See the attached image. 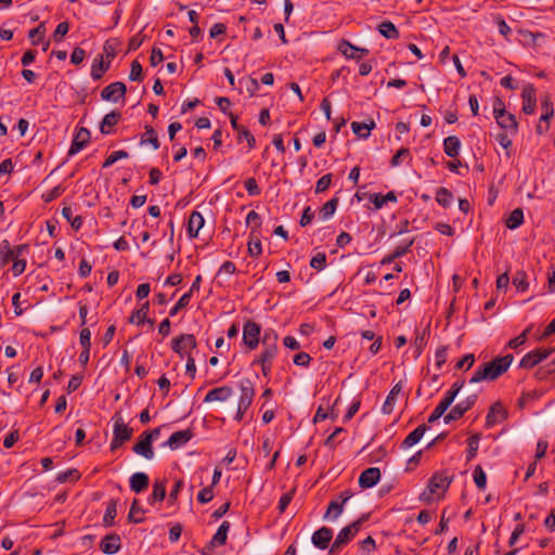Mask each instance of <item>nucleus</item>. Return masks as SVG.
Returning a JSON list of instances; mask_svg holds the SVG:
<instances>
[{"label": "nucleus", "instance_id": "f257e3e1", "mask_svg": "<svg viewBox=\"0 0 555 555\" xmlns=\"http://www.w3.org/2000/svg\"><path fill=\"white\" fill-rule=\"evenodd\" d=\"M514 360L513 354L494 358L492 361L480 365L469 379L470 384L480 383L482 380H494L503 375L511 366Z\"/></svg>", "mask_w": 555, "mask_h": 555}, {"label": "nucleus", "instance_id": "f03ea898", "mask_svg": "<svg viewBox=\"0 0 555 555\" xmlns=\"http://www.w3.org/2000/svg\"><path fill=\"white\" fill-rule=\"evenodd\" d=\"M452 480L453 476H449L446 470L434 473L428 480L427 490L420 495L421 501L430 502L433 494L438 492L443 494L450 487Z\"/></svg>", "mask_w": 555, "mask_h": 555}, {"label": "nucleus", "instance_id": "7ed1b4c3", "mask_svg": "<svg viewBox=\"0 0 555 555\" xmlns=\"http://www.w3.org/2000/svg\"><path fill=\"white\" fill-rule=\"evenodd\" d=\"M369 514H363L359 519L343 528L337 534L330 553H337L340 547L347 545L359 532L363 522L369 519Z\"/></svg>", "mask_w": 555, "mask_h": 555}, {"label": "nucleus", "instance_id": "20e7f679", "mask_svg": "<svg viewBox=\"0 0 555 555\" xmlns=\"http://www.w3.org/2000/svg\"><path fill=\"white\" fill-rule=\"evenodd\" d=\"M197 346L196 338L193 334H181L175 337L171 341L172 350L180 356L185 358L188 354H192L191 351Z\"/></svg>", "mask_w": 555, "mask_h": 555}, {"label": "nucleus", "instance_id": "39448f33", "mask_svg": "<svg viewBox=\"0 0 555 555\" xmlns=\"http://www.w3.org/2000/svg\"><path fill=\"white\" fill-rule=\"evenodd\" d=\"M554 351V348H537L522 357L519 362V367L527 370L533 369L539 363L547 359Z\"/></svg>", "mask_w": 555, "mask_h": 555}, {"label": "nucleus", "instance_id": "423d86ee", "mask_svg": "<svg viewBox=\"0 0 555 555\" xmlns=\"http://www.w3.org/2000/svg\"><path fill=\"white\" fill-rule=\"evenodd\" d=\"M261 327L253 320H247L243 326V343L249 350H255L260 341Z\"/></svg>", "mask_w": 555, "mask_h": 555}, {"label": "nucleus", "instance_id": "0eeeda50", "mask_svg": "<svg viewBox=\"0 0 555 555\" xmlns=\"http://www.w3.org/2000/svg\"><path fill=\"white\" fill-rule=\"evenodd\" d=\"M477 401V395H470L465 400L456 403L451 411L444 416L446 424L460 420L467 411H469Z\"/></svg>", "mask_w": 555, "mask_h": 555}, {"label": "nucleus", "instance_id": "6e6552de", "mask_svg": "<svg viewBox=\"0 0 555 555\" xmlns=\"http://www.w3.org/2000/svg\"><path fill=\"white\" fill-rule=\"evenodd\" d=\"M241 396L237 402L240 410H248L255 397L254 383L249 378L240 382Z\"/></svg>", "mask_w": 555, "mask_h": 555}, {"label": "nucleus", "instance_id": "1a4fd4ad", "mask_svg": "<svg viewBox=\"0 0 555 555\" xmlns=\"http://www.w3.org/2000/svg\"><path fill=\"white\" fill-rule=\"evenodd\" d=\"M522 99V112L526 115H532L535 112L537 106V90L533 85L527 83L522 88L521 92Z\"/></svg>", "mask_w": 555, "mask_h": 555}, {"label": "nucleus", "instance_id": "9d476101", "mask_svg": "<svg viewBox=\"0 0 555 555\" xmlns=\"http://www.w3.org/2000/svg\"><path fill=\"white\" fill-rule=\"evenodd\" d=\"M112 420L114 422L113 436L122 442L130 440L133 434V429L124 423L120 413L116 412Z\"/></svg>", "mask_w": 555, "mask_h": 555}, {"label": "nucleus", "instance_id": "9b49d317", "mask_svg": "<svg viewBox=\"0 0 555 555\" xmlns=\"http://www.w3.org/2000/svg\"><path fill=\"white\" fill-rule=\"evenodd\" d=\"M337 49L344 56L353 60H361L370 53L369 49L356 47L345 39L338 42Z\"/></svg>", "mask_w": 555, "mask_h": 555}, {"label": "nucleus", "instance_id": "f8f14e48", "mask_svg": "<svg viewBox=\"0 0 555 555\" xmlns=\"http://www.w3.org/2000/svg\"><path fill=\"white\" fill-rule=\"evenodd\" d=\"M507 415L508 414H507L506 409L503 406V404L500 401L493 403L490 406L489 412L486 416V427L491 428L495 424L505 421L507 418Z\"/></svg>", "mask_w": 555, "mask_h": 555}, {"label": "nucleus", "instance_id": "ddd939ff", "mask_svg": "<svg viewBox=\"0 0 555 555\" xmlns=\"http://www.w3.org/2000/svg\"><path fill=\"white\" fill-rule=\"evenodd\" d=\"M127 91V87L121 81H115L106 86L102 92L101 98L104 101L117 102L119 98H124Z\"/></svg>", "mask_w": 555, "mask_h": 555}, {"label": "nucleus", "instance_id": "4468645a", "mask_svg": "<svg viewBox=\"0 0 555 555\" xmlns=\"http://www.w3.org/2000/svg\"><path fill=\"white\" fill-rule=\"evenodd\" d=\"M193 437L194 433L191 428L179 430L173 433L164 443V446L170 448L171 450H177L186 444Z\"/></svg>", "mask_w": 555, "mask_h": 555}, {"label": "nucleus", "instance_id": "2eb2a0df", "mask_svg": "<svg viewBox=\"0 0 555 555\" xmlns=\"http://www.w3.org/2000/svg\"><path fill=\"white\" fill-rule=\"evenodd\" d=\"M278 338H279L278 334H273V341L269 343V336L263 335V337L261 339V343L263 346V351L260 353L259 359L255 360V363L256 362H272V360L274 359V357L278 353V346H276Z\"/></svg>", "mask_w": 555, "mask_h": 555}, {"label": "nucleus", "instance_id": "dca6fc26", "mask_svg": "<svg viewBox=\"0 0 555 555\" xmlns=\"http://www.w3.org/2000/svg\"><path fill=\"white\" fill-rule=\"evenodd\" d=\"M380 479V469L378 467H369L359 476V486L362 489H369L377 485Z\"/></svg>", "mask_w": 555, "mask_h": 555}, {"label": "nucleus", "instance_id": "f3484780", "mask_svg": "<svg viewBox=\"0 0 555 555\" xmlns=\"http://www.w3.org/2000/svg\"><path fill=\"white\" fill-rule=\"evenodd\" d=\"M91 138L90 131L87 128H80L74 137L72 145L68 151V156H73L87 146Z\"/></svg>", "mask_w": 555, "mask_h": 555}, {"label": "nucleus", "instance_id": "a211bd4d", "mask_svg": "<svg viewBox=\"0 0 555 555\" xmlns=\"http://www.w3.org/2000/svg\"><path fill=\"white\" fill-rule=\"evenodd\" d=\"M120 546L121 540L117 533L106 534L100 543V550L107 555L116 554L120 550Z\"/></svg>", "mask_w": 555, "mask_h": 555}, {"label": "nucleus", "instance_id": "6ab92c4d", "mask_svg": "<svg viewBox=\"0 0 555 555\" xmlns=\"http://www.w3.org/2000/svg\"><path fill=\"white\" fill-rule=\"evenodd\" d=\"M333 538V530L328 527H321L313 532L311 541L313 545L320 550H325Z\"/></svg>", "mask_w": 555, "mask_h": 555}, {"label": "nucleus", "instance_id": "aec40b11", "mask_svg": "<svg viewBox=\"0 0 555 555\" xmlns=\"http://www.w3.org/2000/svg\"><path fill=\"white\" fill-rule=\"evenodd\" d=\"M233 395V389L230 386H221L214 388L207 392L204 398L205 403L215 401L223 402L227 401Z\"/></svg>", "mask_w": 555, "mask_h": 555}, {"label": "nucleus", "instance_id": "412c9836", "mask_svg": "<svg viewBox=\"0 0 555 555\" xmlns=\"http://www.w3.org/2000/svg\"><path fill=\"white\" fill-rule=\"evenodd\" d=\"M132 451L146 460L154 457L153 443L150 436H140V440L132 447Z\"/></svg>", "mask_w": 555, "mask_h": 555}, {"label": "nucleus", "instance_id": "4be33fe9", "mask_svg": "<svg viewBox=\"0 0 555 555\" xmlns=\"http://www.w3.org/2000/svg\"><path fill=\"white\" fill-rule=\"evenodd\" d=\"M455 397L451 396L450 392H446L442 400L438 403V405L435 408V410L431 412V414L428 417V423H435L438 421L446 411L450 408V405L453 403Z\"/></svg>", "mask_w": 555, "mask_h": 555}, {"label": "nucleus", "instance_id": "5701e85b", "mask_svg": "<svg viewBox=\"0 0 555 555\" xmlns=\"http://www.w3.org/2000/svg\"><path fill=\"white\" fill-rule=\"evenodd\" d=\"M149 476L145 473H134L129 479L130 489L135 493H141L149 487Z\"/></svg>", "mask_w": 555, "mask_h": 555}, {"label": "nucleus", "instance_id": "b1692460", "mask_svg": "<svg viewBox=\"0 0 555 555\" xmlns=\"http://www.w3.org/2000/svg\"><path fill=\"white\" fill-rule=\"evenodd\" d=\"M401 391H402V383L399 382L391 388L390 392L388 393V396L383 404L382 412L384 414L392 413L393 408L396 405L397 397L401 393Z\"/></svg>", "mask_w": 555, "mask_h": 555}, {"label": "nucleus", "instance_id": "393cba45", "mask_svg": "<svg viewBox=\"0 0 555 555\" xmlns=\"http://www.w3.org/2000/svg\"><path fill=\"white\" fill-rule=\"evenodd\" d=\"M121 118V114L118 111H112L106 114L100 125V131L102 134L112 133V128L115 127Z\"/></svg>", "mask_w": 555, "mask_h": 555}, {"label": "nucleus", "instance_id": "a878e982", "mask_svg": "<svg viewBox=\"0 0 555 555\" xmlns=\"http://www.w3.org/2000/svg\"><path fill=\"white\" fill-rule=\"evenodd\" d=\"M229 529H230V522L223 521L219 526L217 532L214 534V537L209 543V550H212L216 546H222L227 543Z\"/></svg>", "mask_w": 555, "mask_h": 555}, {"label": "nucleus", "instance_id": "bb28decb", "mask_svg": "<svg viewBox=\"0 0 555 555\" xmlns=\"http://www.w3.org/2000/svg\"><path fill=\"white\" fill-rule=\"evenodd\" d=\"M205 221L201 212L193 211L190 215L188 223V234L190 237H196Z\"/></svg>", "mask_w": 555, "mask_h": 555}, {"label": "nucleus", "instance_id": "cd10ccee", "mask_svg": "<svg viewBox=\"0 0 555 555\" xmlns=\"http://www.w3.org/2000/svg\"><path fill=\"white\" fill-rule=\"evenodd\" d=\"M111 61L104 62L103 56L95 57L91 66V78L99 80L109 69Z\"/></svg>", "mask_w": 555, "mask_h": 555}, {"label": "nucleus", "instance_id": "c85d7f7f", "mask_svg": "<svg viewBox=\"0 0 555 555\" xmlns=\"http://www.w3.org/2000/svg\"><path fill=\"white\" fill-rule=\"evenodd\" d=\"M460 150L461 141L456 135H449L443 140V151L449 157H457L460 154Z\"/></svg>", "mask_w": 555, "mask_h": 555}, {"label": "nucleus", "instance_id": "c756f323", "mask_svg": "<svg viewBox=\"0 0 555 555\" xmlns=\"http://www.w3.org/2000/svg\"><path fill=\"white\" fill-rule=\"evenodd\" d=\"M427 430V426L422 424L411 431L401 443L402 449H408L416 444Z\"/></svg>", "mask_w": 555, "mask_h": 555}, {"label": "nucleus", "instance_id": "7c9ffc66", "mask_svg": "<svg viewBox=\"0 0 555 555\" xmlns=\"http://www.w3.org/2000/svg\"><path fill=\"white\" fill-rule=\"evenodd\" d=\"M150 311V302L145 301L140 309L134 310L129 318L130 323L142 324L144 322H149L151 325L154 324V320L147 319V314Z\"/></svg>", "mask_w": 555, "mask_h": 555}, {"label": "nucleus", "instance_id": "2f4dec72", "mask_svg": "<svg viewBox=\"0 0 555 555\" xmlns=\"http://www.w3.org/2000/svg\"><path fill=\"white\" fill-rule=\"evenodd\" d=\"M118 499H111L107 502L105 514L103 516V526L108 528L114 526L115 517L117 516Z\"/></svg>", "mask_w": 555, "mask_h": 555}, {"label": "nucleus", "instance_id": "473e14b6", "mask_svg": "<svg viewBox=\"0 0 555 555\" xmlns=\"http://www.w3.org/2000/svg\"><path fill=\"white\" fill-rule=\"evenodd\" d=\"M144 129H145V132L141 137L140 144L143 145V144L149 143L152 145L153 150H158L160 144H159L157 132L155 131V129L150 125H146L144 127Z\"/></svg>", "mask_w": 555, "mask_h": 555}, {"label": "nucleus", "instance_id": "72a5a7b5", "mask_svg": "<svg viewBox=\"0 0 555 555\" xmlns=\"http://www.w3.org/2000/svg\"><path fill=\"white\" fill-rule=\"evenodd\" d=\"M370 201L374 204L376 209H380L387 202L396 203L398 197L395 192L390 191L387 194L374 193L370 196Z\"/></svg>", "mask_w": 555, "mask_h": 555}, {"label": "nucleus", "instance_id": "f704fd0d", "mask_svg": "<svg viewBox=\"0 0 555 555\" xmlns=\"http://www.w3.org/2000/svg\"><path fill=\"white\" fill-rule=\"evenodd\" d=\"M502 129L508 131L511 134H516L518 131V122L516 117L512 113H506V115L496 122Z\"/></svg>", "mask_w": 555, "mask_h": 555}, {"label": "nucleus", "instance_id": "c9c22d12", "mask_svg": "<svg viewBox=\"0 0 555 555\" xmlns=\"http://www.w3.org/2000/svg\"><path fill=\"white\" fill-rule=\"evenodd\" d=\"M165 496H166L165 483L163 481H155V483L153 485V492L150 495V498L147 499V502L151 505H153L156 502L164 501Z\"/></svg>", "mask_w": 555, "mask_h": 555}, {"label": "nucleus", "instance_id": "e433bc0d", "mask_svg": "<svg viewBox=\"0 0 555 555\" xmlns=\"http://www.w3.org/2000/svg\"><path fill=\"white\" fill-rule=\"evenodd\" d=\"M338 202H339L338 197H333L330 201H327L320 208V211H319L320 219H322V220L330 219L334 215V212H335V210H336V208L338 206Z\"/></svg>", "mask_w": 555, "mask_h": 555}, {"label": "nucleus", "instance_id": "4c0bfd02", "mask_svg": "<svg viewBox=\"0 0 555 555\" xmlns=\"http://www.w3.org/2000/svg\"><path fill=\"white\" fill-rule=\"evenodd\" d=\"M541 109H542V115L540 117V121L548 122L550 119L554 116L553 102H552L550 95H544L542 98Z\"/></svg>", "mask_w": 555, "mask_h": 555}, {"label": "nucleus", "instance_id": "58836bf2", "mask_svg": "<svg viewBox=\"0 0 555 555\" xmlns=\"http://www.w3.org/2000/svg\"><path fill=\"white\" fill-rule=\"evenodd\" d=\"M524 222V211L521 208H515L512 210L505 221L506 228L511 230L517 229Z\"/></svg>", "mask_w": 555, "mask_h": 555}, {"label": "nucleus", "instance_id": "ea45409f", "mask_svg": "<svg viewBox=\"0 0 555 555\" xmlns=\"http://www.w3.org/2000/svg\"><path fill=\"white\" fill-rule=\"evenodd\" d=\"M378 31L387 39H398L400 34L397 27L388 21L378 25Z\"/></svg>", "mask_w": 555, "mask_h": 555}, {"label": "nucleus", "instance_id": "a19ab883", "mask_svg": "<svg viewBox=\"0 0 555 555\" xmlns=\"http://www.w3.org/2000/svg\"><path fill=\"white\" fill-rule=\"evenodd\" d=\"M375 127V122L372 121L370 125L364 122L353 121L351 122V129L354 134L359 138L367 139L370 137V131Z\"/></svg>", "mask_w": 555, "mask_h": 555}, {"label": "nucleus", "instance_id": "79ce46f5", "mask_svg": "<svg viewBox=\"0 0 555 555\" xmlns=\"http://www.w3.org/2000/svg\"><path fill=\"white\" fill-rule=\"evenodd\" d=\"M145 511L140 506L139 500L134 499L131 503L130 511L128 514V521L133 524H141L144 521V517H138L137 514L143 515Z\"/></svg>", "mask_w": 555, "mask_h": 555}, {"label": "nucleus", "instance_id": "37998d69", "mask_svg": "<svg viewBox=\"0 0 555 555\" xmlns=\"http://www.w3.org/2000/svg\"><path fill=\"white\" fill-rule=\"evenodd\" d=\"M480 439H481V434H479V433L472 435L467 439L468 448H467L466 460L468 462L472 461L476 456V454L478 452Z\"/></svg>", "mask_w": 555, "mask_h": 555}, {"label": "nucleus", "instance_id": "c03bdc74", "mask_svg": "<svg viewBox=\"0 0 555 555\" xmlns=\"http://www.w3.org/2000/svg\"><path fill=\"white\" fill-rule=\"evenodd\" d=\"M436 201L440 206L447 208L453 201V194L447 188L441 186L436 191Z\"/></svg>", "mask_w": 555, "mask_h": 555}, {"label": "nucleus", "instance_id": "a18cd8bd", "mask_svg": "<svg viewBox=\"0 0 555 555\" xmlns=\"http://www.w3.org/2000/svg\"><path fill=\"white\" fill-rule=\"evenodd\" d=\"M512 283L518 292H526L529 287L527 274L522 270L516 271V273L513 276Z\"/></svg>", "mask_w": 555, "mask_h": 555}, {"label": "nucleus", "instance_id": "49530a36", "mask_svg": "<svg viewBox=\"0 0 555 555\" xmlns=\"http://www.w3.org/2000/svg\"><path fill=\"white\" fill-rule=\"evenodd\" d=\"M1 264L5 266L9 261L15 260V255L8 241H3L0 246Z\"/></svg>", "mask_w": 555, "mask_h": 555}, {"label": "nucleus", "instance_id": "de8ad7c7", "mask_svg": "<svg viewBox=\"0 0 555 555\" xmlns=\"http://www.w3.org/2000/svg\"><path fill=\"white\" fill-rule=\"evenodd\" d=\"M428 333L429 332L426 328L423 330L422 333H417L415 340H414L415 358H418L422 354V352L427 344L426 336L428 335Z\"/></svg>", "mask_w": 555, "mask_h": 555}, {"label": "nucleus", "instance_id": "09e8293b", "mask_svg": "<svg viewBox=\"0 0 555 555\" xmlns=\"http://www.w3.org/2000/svg\"><path fill=\"white\" fill-rule=\"evenodd\" d=\"M80 473L76 468L67 469L66 472L60 473L55 480L59 483H64L68 480L77 481L80 478Z\"/></svg>", "mask_w": 555, "mask_h": 555}, {"label": "nucleus", "instance_id": "8fccbe9b", "mask_svg": "<svg viewBox=\"0 0 555 555\" xmlns=\"http://www.w3.org/2000/svg\"><path fill=\"white\" fill-rule=\"evenodd\" d=\"M44 33L46 27L44 24L41 23L37 27L29 30L28 38L31 40L34 46H37L43 39Z\"/></svg>", "mask_w": 555, "mask_h": 555}, {"label": "nucleus", "instance_id": "3c124183", "mask_svg": "<svg viewBox=\"0 0 555 555\" xmlns=\"http://www.w3.org/2000/svg\"><path fill=\"white\" fill-rule=\"evenodd\" d=\"M343 511L344 506L341 505V503H338V501L333 500L328 503L324 517H332L333 519H336L343 513Z\"/></svg>", "mask_w": 555, "mask_h": 555}, {"label": "nucleus", "instance_id": "603ef678", "mask_svg": "<svg viewBox=\"0 0 555 555\" xmlns=\"http://www.w3.org/2000/svg\"><path fill=\"white\" fill-rule=\"evenodd\" d=\"M128 157H129V154H128L127 151H124V150L115 151V152H113L111 155H108L106 157V159L103 163V168L111 167L117 160L125 159V158H128Z\"/></svg>", "mask_w": 555, "mask_h": 555}, {"label": "nucleus", "instance_id": "864d4df0", "mask_svg": "<svg viewBox=\"0 0 555 555\" xmlns=\"http://www.w3.org/2000/svg\"><path fill=\"white\" fill-rule=\"evenodd\" d=\"M474 481L479 489H485L487 485V476L480 465H477L473 473Z\"/></svg>", "mask_w": 555, "mask_h": 555}, {"label": "nucleus", "instance_id": "5fc2aeb1", "mask_svg": "<svg viewBox=\"0 0 555 555\" xmlns=\"http://www.w3.org/2000/svg\"><path fill=\"white\" fill-rule=\"evenodd\" d=\"M254 230L250 233V238L248 242V253L250 256L256 257L262 253L261 242L258 237L254 238Z\"/></svg>", "mask_w": 555, "mask_h": 555}, {"label": "nucleus", "instance_id": "6e6d98bb", "mask_svg": "<svg viewBox=\"0 0 555 555\" xmlns=\"http://www.w3.org/2000/svg\"><path fill=\"white\" fill-rule=\"evenodd\" d=\"M143 79V68L142 65L137 61H132L129 80L131 81H141Z\"/></svg>", "mask_w": 555, "mask_h": 555}, {"label": "nucleus", "instance_id": "4d7b16f0", "mask_svg": "<svg viewBox=\"0 0 555 555\" xmlns=\"http://www.w3.org/2000/svg\"><path fill=\"white\" fill-rule=\"evenodd\" d=\"M310 267L314 270L321 271L326 267L325 253H318L310 260Z\"/></svg>", "mask_w": 555, "mask_h": 555}, {"label": "nucleus", "instance_id": "13d9d810", "mask_svg": "<svg viewBox=\"0 0 555 555\" xmlns=\"http://www.w3.org/2000/svg\"><path fill=\"white\" fill-rule=\"evenodd\" d=\"M409 158L411 159V153L410 150L406 147H401L392 157L390 160V165L392 167H397L401 165L402 159Z\"/></svg>", "mask_w": 555, "mask_h": 555}, {"label": "nucleus", "instance_id": "bf43d9fd", "mask_svg": "<svg viewBox=\"0 0 555 555\" xmlns=\"http://www.w3.org/2000/svg\"><path fill=\"white\" fill-rule=\"evenodd\" d=\"M190 293L183 294L178 302L170 309L169 315L175 317L181 309L185 308L190 304Z\"/></svg>", "mask_w": 555, "mask_h": 555}, {"label": "nucleus", "instance_id": "052dcab7", "mask_svg": "<svg viewBox=\"0 0 555 555\" xmlns=\"http://www.w3.org/2000/svg\"><path fill=\"white\" fill-rule=\"evenodd\" d=\"M332 177H333L332 173H326V175L322 176L317 181L315 193H323V192H325L330 188V185L332 183Z\"/></svg>", "mask_w": 555, "mask_h": 555}, {"label": "nucleus", "instance_id": "680f3d73", "mask_svg": "<svg viewBox=\"0 0 555 555\" xmlns=\"http://www.w3.org/2000/svg\"><path fill=\"white\" fill-rule=\"evenodd\" d=\"M243 139L246 140L249 149H254L256 146V139H255V137L245 127L240 129V131L237 132V140L242 141Z\"/></svg>", "mask_w": 555, "mask_h": 555}, {"label": "nucleus", "instance_id": "e2e57ef3", "mask_svg": "<svg viewBox=\"0 0 555 555\" xmlns=\"http://www.w3.org/2000/svg\"><path fill=\"white\" fill-rule=\"evenodd\" d=\"M68 30H69V24H68V22H62V23H60V24L56 26V28H55V30H54V33H53V35H52L53 40H54L55 42H60V41H62L63 37L68 33Z\"/></svg>", "mask_w": 555, "mask_h": 555}, {"label": "nucleus", "instance_id": "0e129e2a", "mask_svg": "<svg viewBox=\"0 0 555 555\" xmlns=\"http://www.w3.org/2000/svg\"><path fill=\"white\" fill-rule=\"evenodd\" d=\"M63 192H64V188L61 185H56L53 189H51L50 191L46 192L42 195V198L46 203H51L52 201L60 197L63 194Z\"/></svg>", "mask_w": 555, "mask_h": 555}, {"label": "nucleus", "instance_id": "69168bd1", "mask_svg": "<svg viewBox=\"0 0 555 555\" xmlns=\"http://www.w3.org/2000/svg\"><path fill=\"white\" fill-rule=\"evenodd\" d=\"M245 189L250 196H257L261 193L260 188L258 186V183L255 178H248L244 182Z\"/></svg>", "mask_w": 555, "mask_h": 555}, {"label": "nucleus", "instance_id": "338daca9", "mask_svg": "<svg viewBox=\"0 0 555 555\" xmlns=\"http://www.w3.org/2000/svg\"><path fill=\"white\" fill-rule=\"evenodd\" d=\"M447 357H448L447 346H440L436 350V353H435L437 369H440L447 362Z\"/></svg>", "mask_w": 555, "mask_h": 555}, {"label": "nucleus", "instance_id": "774afa93", "mask_svg": "<svg viewBox=\"0 0 555 555\" xmlns=\"http://www.w3.org/2000/svg\"><path fill=\"white\" fill-rule=\"evenodd\" d=\"M212 499H214V491H212L211 486L203 488L197 494V500L202 504L208 503Z\"/></svg>", "mask_w": 555, "mask_h": 555}]
</instances>
